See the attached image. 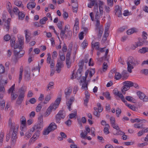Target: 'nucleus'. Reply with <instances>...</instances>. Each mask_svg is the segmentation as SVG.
<instances>
[{
    "label": "nucleus",
    "instance_id": "obj_1",
    "mask_svg": "<svg viewBox=\"0 0 148 148\" xmlns=\"http://www.w3.org/2000/svg\"><path fill=\"white\" fill-rule=\"evenodd\" d=\"M43 126V116H42L41 115L38 117V123L35 124L33 127L31 128L30 132H32L34 130H36V131H39V133H40V132L42 130Z\"/></svg>",
    "mask_w": 148,
    "mask_h": 148
},
{
    "label": "nucleus",
    "instance_id": "obj_2",
    "mask_svg": "<svg viewBox=\"0 0 148 148\" xmlns=\"http://www.w3.org/2000/svg\"><path fill=\"white\" fill-rule=\"evenodd\" d=\"M103 4V2L100 1L99 5V10H98L97 5H95L94 12L95 14V19H99L100 16L102 15L103 13V8L102 5Z\"/></svg>",
    "mask_w": 148,
    "mask_h": 148
},
{
    "label": "nucleus",
    "instance_id": "obj_3",
    "mask_svg": "<svg viewBox=\"0 0 148 148\" xmlns=\"http://www.w3.org/2000/svg\"><path fill=\"white\" fill-rule=\"evenodd\" d=\"M26 87L25 86H22L19 90L20 94L19 95L16 103L18 105H20L23 100L25 96V94L26 91Z\"/></svg>",
    "mask_w": 148,
    "mask_h": 148
},
{
    "label": "nucleus",
    "instance_id": "obj_4",
    "mask_svg": "<svg viewBox=\"0 0 148 148\" xmlns=\"http://www.w3.org/2000/svg\"><path fill=\"white\" fill-rule=\"evenodd\" d=\"M59 56H60V60H57V63L56 65V71L58 73H60L61 70V68L63 65V61L65 60V55L64 53H62L61 54L60 52Z\"/></svg>",
    "mask_w": 148,
    "mask_h": 148
},
{
    "label": "nucleus",
    "instance_id": "obj_5",
    "mask_svg": "<svg viewBox=\"0 0 148 148\" xmlns=\"http://www.w3.org/2000/svg\"><path fill=\"white\" fill-rule=\"evenodd\" d=\"M18 126H16V128L10 129V133H12L11 136V144L12 145H14L16 142V139L17 138V133L18 131Z\"/></svg>",
    "mask_w": 148,
    "mask_h": 148
},
{
    "label": "nucleus",
    "instance_id": "obj_6",
    "mask_svg": "<svg viewBox=\"0 0 148 148\" xmlns=\"http://www.w3.org/2000/svg\"><path fill=\"white\" fill-rule=\"evenodd\" d=\"M25 53V51L22 49H20L18 50L14 49V56L16 60L23 57Z\"/></svg>",
    "mask_w": 148,
    "mask_h": 148
},
{
    "label": "nucleus",
    "instance_id": "obj_7",
    "mask_svg": "<svg viewBox=\"0 0 148 148\" xmlns=\"http://www.w3.org/2000/svg\"><path fill=\"white\" fill-rule=\"evenodd\" d=\"M65 116V114L64 111L63 110H60L56 116V123H59L60 122L61 119L64 118Z\"/></svg>",
    "mask_w": 148,
    "mask_h": 148
},
{
    "label": "nucleus",
    "instance_id": "obj_8",
    "mask_svg": "<svg viewBox=\"0 0 148 148\" xmlns=\"http://www.w3.org/2000/svg\"><path fill=\"white\" fill-rule=\"evenodd\" d=\"M84 64V61L83 60L80 61L78 63L79 68L77 72L76 75L77 77L79 78L81 77L82 76V71Z\"/></svg>",
    "mask_w": 148,
    "mask_h": 148
},
{
    "label": "nucleus",
    "instance_id": "obj_9",
    "mask_svg": "<svg viewBox=\"0 0 148 148\" xmlns=\"http://www.w3.org/2000/svg\"><path fill=\"white\" fill-rule=\"evenodd\" d=\"M47 63L50 64V66L51 68H53L55 66V61L54 59L51 58V55L50 53L47 54Z\"/></svg>",
    "mask_w": 148,
    "mask_h": 148
},
{
    "label": "nucleus",
    "instance_id": "obj_10",
    "mask_svg": "<svg viewBox=\"0 0 148 148\" xmlns=\"http://www.w3.org/2000/svg\"><path fill=\"white\" fill-rule=\"evenodd\" d=\"M21 125L20 129L21 131H24L25 130H27L26 120L25 117L22 116L20 120Z\"/></svg>",
    "mask_w": 148,
    "mask_h": 148
},
{
    "label": "nucleus",
    "instance_id": "obj_11",
    "mask_svg": "<svg viewBox=\"0 0 148 148\" xmlns=\"http://www.w3.org/2000/svg\"><path fill=\"white\" fill-rule=\"evenodd\" d=\"M113 93L115 95L118 96L121 98L122 101L124 103H126V101L125 100V98L121 93H120L116 89H114L113 90Z\"/></svg>",
    "mask_w": 148,
    "mask_h": 148
},
{
    "label": "nucleus",
    "instance_id": "obj_12",
    "mask_svg": "<svg viewBox=\"0 0 148 148\" xmlns=\"http://www.w3.org/2000/svg\"><path fill=\"white\" fill-rule=\"evenodd\" d=\"M75 100V98L73 97H71L70 99L66 102V105L68 106V108L70 111L71 110V106Z\"/></svg>",
    "mask_w": 148,
    "mask_h": 148
},
{
    "label": "nucleus",
    "instance_id": "obj_13",
    "mask_svg": "<svg viewBox=\"0 0 148 148\" xmlns=\"http://www.w3.org/2000/svg\"><path fill=\"white\" fill-rule=\"evenodd\" d=\"M121 10L122 8L120 7L119 5H117L115 6V12L116 14L117 13V16L119 17H120L122 16Z\"/></svg>",
    "mask_w": 148,
    "mask_h": 148
},
{
    "label": "nucleus",
    "instance_id": "obj_14",
    "mask_svg": "<svg viewBox=\"0 0 148 148\" xmlns=\"http://www.w3.org/2000/svg\"><path fill=\"white\" fill-rule=\"evenodd\" d=\"M24 77L25 80L29 81L31 79L30 73L27 70H25L24 71Z\"/></svg>",
    "mask_w": 148,
    "mask_h": 148
},
{
    "label": "nucleus",
    "instance_id": "obj_15",
    "mask_svg": "<svg viewBox=\"0 0 148 148\" xmlns=\"http://www.w3.org/2000/svg\"><path fill=\"white\" fill-rule=\"evenodd\" d=\"M72 89V88H66L65 90V94L66 95V99H68L70 96Z\"/></svg>",
    "mask_w": 148,
    "mask_h": 148
},
{
    "label": "nucleus",
    "instance_id": "obj_16",
    "mask_svg": "<svg viewBox=\"0 0 148 148\" xmlns=\"http://www.w3.org/2000/svg\"><path fill=\"white\" fill-rule=\"evenodd\" d=\"M127 63H129L133 65H136L138 64L137 61L134 60L133 58L132 57H129L127 60Z\"/></svg>",
    "mask_w": 148,
    "mask_h": 148
},
{
    "label": "nucleus",
    "instance_id": "obj_17",
    "mask_svg": "<svg viewBox=\"0 0 148 148\" xmlns=\"http://www.w3.org/2000/svg\"><path fill=\"white\" fill-rule=\"evenodd\" d=\"M55 108V107H54L52 104H51L50 106L47 109L46 112V115H47V116H48L50 114V113L53 110H56V108Z\"/></svg>",
    "mask_w": 148,
    "mask_h": 148
},
{
    "label": "nucleus",
    "instance_id": "obj_18",
    "mask_svg": "<svg viewBox=\"0 0 148 148\" xmlns=\"http://www.w3.org/2000/svg\"><path fill=\"white\" fill-rule=\"evenodd\" d=\"M91 44L92 47L93 49L92 51H93V49H94V48H95V49L96 50H98L99 49L100 47V43L99 42H97L94 43L93 42H92Z\"/></svg>",
    "mask_w": 148,
    "mask_h": 148
},
{
    "label": "nucleus",
    "instance_id": "obj_19",
    "mask_svg": "<svg viewBox=\"0 0 148 148\" xmlns=\"http://www.w3.org/2000/svg\"><path fill=\"white\" fill-rule=\"evenodd\" d=\"M51 132L53 131L56 130L57 128V126L54 123H51L48 126Z\"/></svg>",
    "mask_w": 148,
    "mask_h": 148
},
{
    "label": "nucleus",
    "instance_id": "obj_20",
    "mask_svg": "<svg viewBox=\"0 0 148 148\" xmlns=\"http://www.w3.org/2000/svg\"><path fill=\"white\" fill-rule=\"evenodd\" d=\"M61 100V98H57L55 101L54 103H53L51 104L55 107V108H57Z\"/></svg>",
    "mask_w": 148,
    "mask_h": 148
},
{
    "label": "nucleus",
    "instance_id": "obj_21",
    "mask_svg": "<svg viewBox=\"0 0 148 148\" xmlns=\"http://www.w3.org/2000/svg\"><path fill=\"white\" fill-rule=\"evenodd\" d=\"M10 20L11 19L10 18L8 19L5 22V24L4 27V28H6L7 31H9L10 29Z\"/></svg>",
    "mask_w": 148,
    "mask_h": 148
},
{
    "label": "nucleus",
    "instance_id": "obj_22",
    "mask_svg": "<svg viewBox=\"0 0 148 148\" xmlns=\"http://www.w3.org/2000/svg\"><path fill=\"white\" fill-rule=\"evenodd\" d=\"M123 85L126 87H128V88H130V87L133 86V82L131 81H126L123 82Z\"/></svg>",
    "mask_w": 148,
    "mask_h": 148
},
{
    "label": "nucleus",
    "instance_id": "obj_23",
    "mask_svg": "<svg viewBox=\"0 0 148 148\" xmlns=\"http://www.w3.org/2000/svg\"><path fill=\"white\" fill-rule=\"evenodd\" d=\"M18 42L19 43V44L20 45V49H22L23 47V44H24V39L23 37H21L20 38H18Z\"/></svg>",
    "mask_w": 148,
    "mask_h": 148
},
{
    "label": "nucleus",
    "instance_id": "obj_24",
    "mask_svg": "<svg viewBox=\"0 0 148 148\" xmlns=\"http://www.w3.org/2000/svg\"><path fill=\"white\" fill-rule=\"evenodd\" d=\"M36 4L34 2H31L28 3L27 5V7L28 9L33 8L35 7Z\"/></svg>",
    "mask_w": 148,
    "mask_h": 148
},
{
    "label": "nucleus",
    "instance_id": "obj_25",
    "mask_svg": "<svg viewBox=\"0 0 148 148\" xmlns=\"http://www.w3.org/2000/svg\"><path fill=\"white\" fill-rule=\"evenodd\" d=\"M137 95L139 97V99L142 100L145 96V95L143 92L139 91L136 92Z\"/></svg>",
    "mask_w": 148,
    "mask_h": 148
},
{
    "label": "nucleus",
    "instance_id": "obj_26",
    "mask_svg": "<svg viewBox=\"0 0 148 148\" xmlns=\"http://www.w3.org/2000/svg\"><path fill=\"white\" fill-rule=\"evenodd\" d=\"M136 29L134 28H132L131 29H128L127 31V33L128 35H130L133 34L134 32H136Z\"/></svg>",
    "mask_w": 148,
    "mask_h": 148
},
{
    "label": "nucleus",
    "instance_id": "obj_27",
    "mask_svg": "<svg viewBox=\"0 0 148 148\" xmlns=\"http://www.w3.org/2000/svg\"><path fill=\"white\" fill-rule=\"evenodd\" d=\"M23 67L21 66L20 68V74L18 78V83H20L22 78L23 72Z\"/></svg>",
    "mask_w": 148,
    "mask_h": 148
},
{
    "label": "nucleus",
    "instance_id": "obj_28",
    "mask_svg": "<svg viewBox=\"0 0 148 148\" xmlns=\"http://www.w3.org/2000/svg\"><path fill=\"white\" fill-rule=\"evenodd\" d=\"M72 36V32L71 31L69 30L67 31V34H65V38H69V40L71 38Z\"/></svg>",
    "mask_w": 148,
    "mask_h": 148
},
{
    "label": "nucleus",
    "instance_id": "obj_29",
    "mask_svg": "<svg viewBox=\"0 0 148 148\" xmlns=\"http://www.w3.org/2000/svg\"><path fill=\"white\" fill-rule=\"evenodd\" d=\"M127 70L130 73H131L132 72V69H133V66H135L136 65H133L129 63H127Z\"/></svg>",
    "mask_w": 148,
    "mask_h": 148
},
{
    "label": "nucleus",
    "instance_id": "obj_30",
    "mask_svg": "<svg viewBox=\"0 0 148 148\" xmlns=\"http://www.w3.org/2000/svg\"><path fill=\"white\" fill-rule=\"evenodd\" d=\"M139 52L141 53H145L148 52V47H143L139 50Z\"/></svg>",
    "mask_w": 148,
    "mask_h": 148
},
{
    "label": "nucleus",
    "instance_id": "obj_31",
    "mask_svg": "<svg viewBox=\"0 0 148 148\" xmlns=\"http://www.w3.org/2000/svg\"><path fill=\"white\" fill-rule=\"evenodd\" d=\"M54 85V83L53 82H50L48 84L46 90V91H48L50 90L51 89H52L53 88V86Z\"/></svg>",
    "mask_w": 148,
    "mask_h": 148
},
{
    "label": "nucleus",
    "instance_id": "obj_32",
    "mask_svg": "<svg viewBox=\"0 0 148 148\" xmlns=\"http://www.w3.org/2000/svg\"><path fill=\"white\" fill-rule=\"evenodd\" d=\"M109 36L108 32H104L103 37L102 40V42L104 43L107 40V37Z\"/></svg>",
    "mask_w": 148,
    "mask_h": 148
},
{
    "label": "nucleus",
    "instance_id": "obj_33",
    "mask_svg": "<svg viewBox=\"0 0 148 148\" xmlns=\"http://www.w3.org/2000/svg\"><path fill=\"white\" fill-rule=\"evenodd\" d=\"M9 126L10 127V129H14L16 128V127L14 125V124L12 123V120L11 119H9L8 121Z\"/></svg>",
    "mask_w": 148,
    "mask_h": 148
},
{
    "label": "nucleus",
    "instance_id": "obj_34",
    "mask_svg": "<svg viewBox=\"0 0 148 148\" xmlns=\"http://www.w3.org/2000/svg\"><path fill=\"white\" fill-rule=\"evenodd\" d=\"M43 103L42 102H41L37 106L36 108V111L37 112H39L40 111Z\"/></svg>",
    "mask_w": 148,
    "mask_h": 148
},
{
    "label": "nucleus",
    "instance_id": "obj_35",
    "mask_svg": "<svg viewBox=\"0 0 148 148\" xmlns=\"http://www.w3.org/2000/svg\"><path fill=\"white\" fill-rule=\"evenodd\" d=\"M14 4L18 7H22L23 8V6L22 4V2L20 1H18L16 0L14 1Z\"/></svg>",
    "mask_w": 148,
    "mask_h": 148
},
{
    "label": "nucleus",
    "instance_id": "obj_36",
    "mask_svg": "<svg viewBox=\"0 0 148 148\" xmlns=\"http://www.w3.org/2000/svg\"><path fill=\"white\" fill-rule=\"evenodd\" d=\"M122 77L123 79H127L128 77L127 75V72L126 70H124L122 73Z\"/></svg>",
    "mask_w": 148,
    "mask_h": 148
},
{
    "label": "nucleus",
    "instance_id": "obj_37",
    "mask_svg": "<svg viewBox=\"0 0 148 148\" xmlns=\"http://www.w3.org/2000/svg\"><path fill=\"white\" fill-rule=\"evenodd\" d=\"M89 71V76L91 78L95 73V69H92Z\"/></svg>",
    "mask_w": 148,
    "mask_h": 148
},
{
    "label": "nucleus",
    "instance_id": "obj_38",
    "mask_svg": "<svg viewBox=\"0 0 148 148\" xmlns=\"http://www.w3.org/2000/svg\"><path fill=\"white\" fill-rule=\"evenodd\" d=\"M51 99V97L50 95H47L45 97V101L43 102L44 104H46L48 102V101L50 100Z\"/></svg>",
    "mask_w": 148,
    "mask_h": 148
},
{
    "label": "nucleus",
    "instance_id": "obj_39",
    "mask_svg": "<svg viewBox=\"0 0 148 148\" xmlns=\"http://www.w3.org/2000/svg\"><path fill=\"white\" fill-rule=\"evenodd\" d=\"M96 20V22L95 24L96 29L100 28V27H102L100 25V22L99 19H95Z\"/></svg>",
    "mask_w": 148,
    "mask_h": 148
},
{
    "label": "nucleus",
    "instance_id": "obj_40",
    "mask_svg": "<svg viewBox=\"0 0 148 148\" xmlns=\"http://www.w3.org/2000/svg\"><path fill=\"white\" fill-rule=\"evenodd\" d=\"M51 132L49 128L48 127L47 128L45 129L43 132V134L44 135H48Z\"/></svg>",
    "mask_w": 148,
    "mask_h": 148
},
{
    "label": "nucleus",
    "instance_id": "obj_41",
    "mask_svg": "<svg viewBox=\"0 0 148 148\" xmlns=\"http://www.w3.org/2000/svg\"><path fill=\"white\" fill-rule=\"evenodd\" d=\"M77 111H75L74 112V113H71L69 115L70 119H72L73 118H76L77 117Z\"/></svg>",
    "mask_w": 148,
    "mask_h": 148
},
{
    "label": "nucleus",
    "instance_id": "obj_42",
    "mask_svg": "<svg viewBox=\"0 0 148 148\" xmlns=\"http://www.w3.org/2000/svg\"><path fill=\"white\" fill-rule=\"evenodd\" d=\"M40 133H39V131H36L35 133L34 134L32 137L33 138V139L35 140H34V141H35L37 138H38V137L40 135Z\"/></svg>",
    "mask_w": 148,
    "mask_h": 148
},
{
    "label": "nucleus",
    "instance_id": "obj_43",
    "mask_svg": "<svg viewBox=\"0 0 148 148\" xmlns=\"http://www.w3.org/2000/svg\"><path fill=\"white\" fill-rule=\"evenodd\" d=\"M88 46V43L86 40H84L81 44V46L83 49H84Z\"/></svg>",
    "mask_w": 148,
    "mask_h": 148
},
{
    "label": "nucleus",
    "instance_id": "obj_44",
    "mask_svg": "<svg viewBox=\"0 0 148 148\" xmlns=\"http://www.w3.org/2000/svg\"><path fill=\"white\" fill-rule=\"evenodd\" d=\"M18 19L20 20H23L25 16V15L22 12H20L18 14Z\"/></svg>",
    "mask_w": 148,
    "mask_h": 148
},
{
    "label": "nucleus",
    "instance_id": "obj_45",
    "mask_svg": "<svg viewBox=\"0 0 148 148\" xmlns=\"http://www.w3.org/2000/svg\"><path fill=\"white\" fill-rule=\"evenodd\" d=\"M60 36L61 38L63 40L65 36V30H63L62 29H60Z\"/></svg>",
    "mask_w": 148,
    "mask_h": 148
},
{
    "label": "nucleus",
    "instance_id": "obj_46",
    "mask_svg": "<svg viewBox=\"0 0 148 148\" xmlns=\"http://www.w3.org/2000/svg\"><path fill=\"white\" fill-rule=\"evenodd\" d=\"M96 30H99V34L98 36L101 37L102 34L103 32V29L102 27H100V28L96 29Z\"/></svg>",
    "mask_w": 148,
    "mask_h": 148
},
{
    "label": "nucleus",
    "instance_id": "obj_47",
    "mask_svg": "<svg viewBox=\"0 0 148 148\" xmlns=\"http://www.w3.org/2000/svg\"><path fill=\"white\" fill-rule=\"evenodd\" d=\"M17 97V95L13 92H12L11 97V100L12 101L15 100Z\"/></svg>",
    "mask_w": 148,
    "mask_h": 148
},
{
    "label": "nucleus",
    "instance_id": "obj_48",
    "mask_svg": "<svg viewBox=\"0 0 148 148\" xmlns=\"http://www.w3.org/2000/svg\"><path fill=\"white\" fill-rule=\"evenodd\" d=\"M15 41V38L14 37H13L10 39V45L11 47H13L14 46Z\"/></svg>",
    "mask_w": 148,
    "mask_h": 148
},
{
    "label": "nucleus",
    "instance_id": "obj_49",
    "mask_svg": "<svg viewBox=\"0 0 148 148\" xmlns=\"http://www.w3.org/2000/svg\"><path fill=\"white\" fill-rule=\"evenodd\" d=\"M127 102L126 101V103H125L126 105L127 106H128L129 108H130V109H131L132 110H133L134 111L136 110V108L134 106H133L127 103Z\"/></svg>",
    "mask_w": 148,
    "mask_h": 148
},
{
    "label": "nucleus",
    "instance_id": "obj_50",
    "mask_svg": "<svg viewBox=\"0 0 148 148\" xmlns=\"http://www.w3.org/2000/svg\"><path fill=\"white\" fill-rule=\"evenodd\" d=\"M122 77L121 75L119 73H116L114 76V78L116 80H119Z\"/></svg>",
    "mask_w": 148,
    "mask_h": 148
},
{
    "label": "nucleus",
    "instance_id": "obj_51",
    "mask_svg": "<svg viewBox=\"0 0 148 148\" xmlns=\"http://www.w3.org/2000/svg\"><path fill=\"white\" fill-rule=\"evenodd\" d=\"M103 95L108 99L110 100V94L109 92H103Z\"/></svg>",
    "mask_w": 148,
    "mask_h": 148
},
{
    "label": "nucleus",
    "instance_id": "obj_52",
    "mask_svg": "<svg viewBox=\"0 0 148 148\" xmlns=\"http://www.w3.org/2000/svg\"><path fill=\"white\" fill-rule=\"evenodd\" d=\"M48 20V18L46 17H44L42 19L40 20V23L42 24H45L46 22Z\"/></svg>",
    "mask_w": 148,
    "mask_h": 148
},
{
    "label": "nucleus",
    "instance_id": "obj_53",
    "mask_svg": "<svg viewBox=\"0 0 148 148\" xmlns=\"http://www.w3.org/2000/svg\"><path fill=\"white\" fill-rule=\"evenodd\" d=\"M5 101L3 100L1 101L0 103V109L1 110H3L5 106Z\"/></svg>",
    "mask_w": 148,
    "mask_h": 148
},
{
    "label": "nucleus",
    "instance_id": "obj_54",
    "mask_svg": "<svg viewBox=\"0 0 148 148\" xmlns=\"http://www.w3.org/2000/svg\"><path fill=\"white\" fill-rule=\"evenodd\" d=\"M134 127L135 128H143V125L141 123H136L134 125Z\"/></svg>",
    "mask_w": 148,
    "mask_h": 148
},
{
    "label": "nucleus",
    "instance_id": "obj_55",
    "mask_svg": "<svg viewBox=\"0 0 148 148\" xmlns=\"http://www.w3.org/2000/svg\"><path fill=\"white\" fill-rule=\"evenodd\" d=\"M82 88L85 90H86L88 89V84L86 82H85L82 84Z\"/></svg>",
    "mask_w": 148,
    "mask_h": 148
},
{
    "label": "nucleus",
    "instance_id": "obj_56",
    "mask_svg": "<svg viewBox=\"0 0 148 148\" xmlns=\"http://www.w3.org/2000/svg\"><path fill=\"white\" fill-rule=\"evenodd\" d=\"M125 99L127 100L130 102H133L134 100V99L132 97L130 96H126Z\"/></svg>",
    "mask_w": 148,
    "mask_h": 148
},
{
    "label": "nucleus",
    "instance_id": "obj_57",
    "mask_svg": "<svg viewBox=\"0 0 148 148\" xmlns=\"http://www.w3.org/2000/svg\"><path fill=\"white\" fill-rule=\"evenodd\" d=\"M113 0H107L108 5L110 7H112L113 5Z\"/></svg>",
    "mask_w": 148,
    "mask_h": 148
},
{
    "label": "nucleus",
    "instance_id": "obj_58",
    "mask_svg": "<svg viewBox=\"0 0 148 148\" xmlns=\"http://www.w3.org/2000/svg\"><path fill=\"white\" fill-rule=\"evenodd\" d=\"M4 67L2 64H0V74L3 73L5 72Z\"/></svg>",
    "mask_w": 148,
    "mask_h": 148
},
{
    "label": "nucleus",
    "instance_id": "obj_59",
    "mask_svg": "<svg viewBox=\"0 0 148 148\" xmlns=\"http://www.w3.org/2000/svg\"><path fill=\"white\" fill-rule=\"evenodd\" d=\"M130 121L132 123H134V122L139 123L141 121V120L138 118L135 119H131Z\"/></svg>",
    "mask_w": 148,
    "mask_h": 148
},
{
    "label": "nucleus",
    "instance_id": "obj_60",
    "mask_svg": "<svg viewBox=\"0 0 148 148\" xmlns=\"http://www.w3.org/2000/svg\"><path fill=\"white\" fill-rule=\"evenodd\" d=\"M13 11L15 14H17L20 12L19 11L18 9L16 7H15L13 9Z\"/></svg>",
    "mask_w": 148,
    "mask_h": 148
},
{
    "label": "nucleus",
    "instance_id": "obj_61",
    "mask_svg": "<svg viewBox=\"0 0 148 148\" xmlns=\"http://www.w3.org/2000/svg\"><path fill=\"white\" fill-rule=\"evenodd\" d=\"M63 23V21H60L58 22L57 24L58 27L59 29H62V24Z\"/></svg>",
    "mask_w": 148,
    "mask_h": 148
},
{
    "label": "nucleus",
    "instance_id": "obj_62",
    "mask_svg": "<svg viewBox=\"0 0 148 148\" xmlns=\"http://www.w3.org/2000/svg\"><path fill=\"white\" fill-rule=\"evenodd\" d=\"M116 112L117 115V117H119V114H120L121 112V109L119 108H117L116 109Z\"/></svg>",
    "mask_w": 148,
    "mask_h": 148
},
{
    "label": "nucleus",
    "instance_id": "obj_63",
    "mask_svg": "<svg viewBox=\"0 0 148 148\" xmlns=\"http://www.w3.org/2000/svg\"><path fill=\"white\" fill-rule=\"evenodd\" d=\"M109 127H110L106 126L104 128L103 131L104 133L106 134H107L109 133V131L108 128Z\"/></svg>",
    "mask_w": 148,
    "mask_h": 148
},
{
    "label": "nucleus",
    "instance_id": "obj_64",
    "mask_svg": "<svg viewBox=\"0 0 148 148\" xmlns=\"http://www.w3.org/2000/svg\"><path fill=\"white\" fill-rule=\"evenodd\" d=\"M15 88V84H13L9 89L8 92L9 93L11 92L12 93L13 92V90H14Z\"/></svg>",
    "mask_w": 148,
    "mask_h": 148
}]
</instances>
